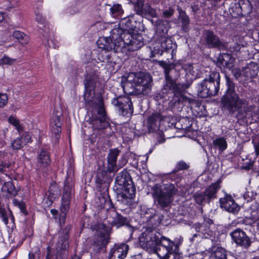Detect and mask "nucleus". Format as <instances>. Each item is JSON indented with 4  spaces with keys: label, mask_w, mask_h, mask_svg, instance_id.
Segmentation results:
<instances>
[{
    "label": "nucleus",
    "mask_w": 259,
    "mask_h": 259,
    "mask_svg": "<svg viewBox=\"0 0 259 259\" xmlns=\"http://www.w3.org/2000/svg\"><path fill=\"white\" fill-rule=\"evenodd\" d=\"M134 17H123L119 22L120 27L115 28L110 32V36L100 37L97 41L99 48L108 52H114L135 51L144 45L142 36L137 33L130 32L127 29H133L136 26L132 22Z\"/></svg>",
    "instance_id": "1"
},
{
    "label": "nucleus",
    "mask_w": 259,
    "mask_h": 259,
    "mask_svg": "<svg viewBox=\"0 0 259 259\" xmlns=\"http://www.w3.org/2000/svg\"><path fill=\"white\" fill-rule=\"evenodd\" d=\"M227 89L221 98L223 106L230 113L237 112L236 117L247 121V118H252L258 114L259 108L254 105H249L247 98L238 95L235 91V83L226 76Z\"/></svg>",
    "instance_id": "2"
},
{
    "label": "nucleus",
    "mask_w": 259,
    "mask_h": 259,
    "mask_svg": "<svg viewBox=\"0 0 259 259\" xmlns=\"http://www.w3.org/2000/svg\"><path fill=\"white\" fill-rule=\"evenodd\" d=\"M153 79L147 72H130L122 77L123 89L127 94L141 95L148 94L151 89Z\"/></svg>",
    "instance_id": "3"
},
{
    "label": "nucleus",
    "mask_w": 259,
    "mask_h": 259,
    "mask_svg": "<svg viewBox=\"0 0 259 259\" xmlns=\"http://www.w3.org/2000/svg\"><path fill=\"white\" fill-rule=\"evenodd\" d=\"M152 190L153 197L163 208L170 205L178 191L175 186L170 183L157 184L152 187Z\"/></svg>",
    "instance_id": "4"
},
{
    "label": "nucleus",
    "mask_w": 259,
    "mask_h": 259,
    "mask_svg": "<svg viewBox=\"0 0 259 259\" xmlns=\"http://www.w3.org/2000/svg\"><path fill=\"white\" fill-rule=\"evenodd\" d=\"M220 82V73L217 71L211 72L208 78H205L198 84V96L203 98L215 96L219 91Z\"/></svg>",
    "instance_id": "5"
},
{
    "label": "nucleus",
    "mask_w": 259,
    "mask_h": 259,
    "mask_svg": "<svg viewBox=\"0 0 259 259\" xmlns=\"http://www.w3.org/2000/svg\"><path fill=\"white\" fill-rule=\"evenodd\" d=\"M101 207L107 210L106 221L109 225L119 228L126 223V219L118 214L113 208L108 196L99 197Z\"/></svg>",
    "instance_id": "6"
},
{
    "label": "nucleus",
    "mask_w": 259,
    "mask_h": 259,
    "mask_svg": "<svg viewBox=\"0 0 259 259\" xmlns=\"http://www.w3.org/2000/svg\"><path fill=\"white\" fill-rule=\"evenodd\" d=\"M89 111L93 112L95 109H97L98 115H92L90 118V123L93 127L98 130L106 128L109 125V123L106 120V113L103 105V99H99L93 103V106L86 107Z\"/></svg>",
    "instance_id": "7"
},
{
    "label": "nucleus",
    "mask_w": 259,
    "mask_h": 259,
    "mask_svg": "<svg viewBox=\"0 0 259 259\" xmlns=\"http://www.w3.org/2000/svg\"><path fill=\"white\" fill-rule=\"evenodd\" d=\"M160 234L156 230L147 229L139 238V244L144 249L152 251L157 245V240Z\"/></svg>",
    "instance_id": "8"
},
{
    "label": "nucleus",
    "mask_w": 259,
    "mask_h": 259,
    "mask_svg": "<svg viewBox=\"0 0 259 259\" xmlns=\"http://www.w3.org/2000/svg\"><path fill=\"white\" fill-rule=\"evenodd\" d=\"M165 69L164 72L166 78V83L164 86L165 90L172 91L174 93L173 100L175 103H179L184 100V97L181 93L180 84H177L169 76L168 73L169 71L170 66L164 62H162L161 64Z\"/></svg>",
    "instance_id": "9"
},
{
    "label": "nucleus",
    "mask_w": 259,
    "mask_h": 259,
    "mask_svg": "<svg viewBox=\"0 0 259 259\" xmlns=\"http://www.w3.org/2000/svg\"><path fill=\"white\" fill-rule=\"evenodd\" d=\"M85 92L83 98L85 101V107L93 106V103L96 101L98 102L99 99H102L101 97L95 98V88L96 86V78L95 76H86L85 82L84 83Z\"/></svg>",
    "instance_id": "10"
},
{
    "label": "nucleus",
    "mask_w": 259,
    "mask_h": 259,
    "mask_svg": "<svg viewBox=\"0 0 259 259\" xmlns=\"http://www.w3.org/2000/svg\"><path fill=\"white\" fill-rule=\"evenodd\" d=\"M71 188L66 183H65L64 191L60 206V214L59 219L60 225H64L65 222L66 214L70 208V196L71 194Z\"/></svg>",
    "instance_id": "11"
},
{
    "label": "nucleus",
    "mask_w": 259,
    "mask_h": 259,
    "mask_svg": "<svg viewBox=\"0 0 259 259\" xmlns=\"http://www.w3.org/2000/svg\"><path fill=\"white\" fill-rule=\"evenodd\" d=\"M176 47V44L173 43L171 39L166 35H162L159 39V42H156L151 51L152 57H155L156 55H162L164 51L167 52L172 50V53L174 51V48Z\"/></svg>",
    "instance_id": "12"
},
{
    "label": "nucleus",
    "mask_w": 259,
    "mask_h": 259,
    "mask_svg": "<svg viewBox=\"0 0 259 259\" xmlns=\"http://www.w3.org/2000/svg\"><path fill=\"white\" fill-rule=\"evenodd\" d=\"M112 104L118 108L119 112L123 115L128 116L134 111L131 99L127 96H119L112 100Z\"/></svg>",
    "instance_id": "13"
},
{
    "label": "nucleus",
    "mask_w": 259,
    "mask_h": 259,
    "mask_svg": "<svg viewBox=\"0 0 259 259\" xmlns=\"http://www.w3.org/2000/svg\"><path fill=\"white\" fill-rule=\"evenodd\" d=\"M152 209H148L144 214H142L143 222L147 224L148 229L155 230V228L161 223L163 215L160 213H153L151 212Z\"/></svg>",
    "instance_id": "14"
},
{
    "label": "nucleus",
    "mask_w": 259,
    "mask_h": 259,
    "mask_svg": "<svg viewBox=\"0 0 259 259\" xmlns=\"http://www.w3.org/2000/svg\"><path fill=\"white\" fill-rule=\"evenodd\" d=\"M235 243L243 248L247 249L251 245V241L246 233L240 229H236L230 233Z\"/></svg>",
    "instance_id": "15"
},
{
    "label": "nucleus",
    "mask_w": 259,
    "mask_h": 259,
    "mask_svg": "<svg viewBox=\"0 0 259 259\" xmlns=\"http://www.w3.org/2000/svg\"><path fill=\"white\" fill-rule=\"evenodd\" d=\"M133 4L135 11L139 15H148L149 16H156L155 10L148 4H144V0H130Z\"/></svg>",
    "instance_id": "16"
},
{
    "label": "nucleus",
    "mask_w": 259,
    "mask_h": 259,
    "mask_svg": "<svg viewBox=\"0 0 259 259\" xmlns=\"http://www.w3.org/2000/svg\"><path fill=\"white\" fill-rule=\"evenodd\" d=\"M95 241L93 244V249L95 252H99L104 248L108 242L109 234L107 230L98 231Z\"/></svg>",
    "instance_id": "17"
},
{
    "label": "nucleus",
    "mask_w": 259,
    "mask_h": 259,
    "mask_svg": "<svg viewBox=\"0 0 259 259\" xmlns=\"http://www.w3.org/2000/svg\"><path fill=\"white\" fill-rule=\"evenodd\" d=\"M62 114L60 112L53 111L51 119V125L52 136L54 137L56 142L58 141L61 133V116Z\"/></svg>",
    "instance_id": "18"
},
{
    "label": "nucleus",
    "mask_w": 259,
    "mask_h": 259,
    "mask_svg": "<svg viewBox=\"0 0 259 259\" xmlns=\"http://www.w3.org/2000/svg\"><path fill=\"white\" fill-rule=\"evenodd\" d=\"M219 201L221 207L229 212L236 213L239 210L238 205L230 195H226L224 197L221 198Z\"/></svg>",
    "instance_id": "19"
},
{
    "label": "nucleus",
    "mask_w": 259,
    "mask_h": 259,
    "mask_svg": "<svg viewBox=\"0 0 259 259\" xmlns=\"http://www.w3.org/2000/svg\"><path fill=\"white\" fill-rule=\"evenodd\" d=\"M128 250V246L124 243L115 245L110 250L109 259H124Z\"/></svg>",
    "instance_id": "20"
},
{
    "label": "nucleus",
    "mask_w": 259,
    "mask_h": 259,
    "mask_svg": "<svg viewBox=\"0 0 259 259\" xmlns=\"http://www.w3.org/2000/svg\"><path fill=\"white\" fill-rule=\"evenodd\" d=\"M206 251L209 259H228L227 250L221 246L213 245Z\"/></svg>",
    "instance_id": "21"
},
{
    "label": "nucleus",
    "mask_w": 259,
    "mask_h": 259,
    "mask_svg": "<svg viewBox=\"0 0 259 259\" xmlns=\"http://www.w3.org/2000/svg\"><path fill=\"white\" fill-rule=\"evenodd\" d=\"M206 45L208 48H219L222 42L212 31L206 30L204 33Z\"/></svg>",
    "instance_id": "22"
},
{
    "label": "nucleus",
    "mask_w": 259,
    "mask_h": 259,
    "mask_svg": "<svg viewBox=\"0 0 259 259\" xmlns=\"http://www.w3.org/2000/svg\"><path fill=\"white\" fill-rule=\"evenodd\" d=\"M120 151L117 149L110 150L108 155V170L109 172L117 171L119 168L117 166L116 161Z\"/></svg>",
    "instance_id": "23"
},
{
    "label": "nucleus",
    "mask_w": 259,
    "mask_h": 259,
    "mask_svg": "<svg viewBox=\"0 0 259 259\" xmlns=\"http://www.w3.org/2000/svg\"><path fill=\"white\" fill-rule=\"evenodd\" d=\"M70 227H66L59 232V240L57 244V249L59 250H65L68 246V239Z\"/></svg>",
    "instance_id": "24"
},
{
    "label": "nucleus",
    "mask_w": 259,
    "mask_h": 259,
    "mask_svg": "<svg viewBox=\"0 0 259 259\" xmlns=\"http://www.w3.org/2000/svg\"><path fill=\"white\" fill-rule=\"evenodd\" d=\"M163 117L159 113H155L150 116L148 119L147 128L150 132H154L158 127Z\"/></svg>",
    "instance_id": "25"
},
{
    "label": "nucleus",
    "mask_w": 259,
    "mask_h": 259,
    "mask_svg": "<svg viewBox=\"0 0 259 259\" xmlns=\"http://www.w3.org/2000/svg\"><path fill=\"white\" fill-rule=\"evenodd\" d=\"M129 181L132 182L130 175L126 170H122L117 176L115 182L120 186H125L126 185H130Z\"/></svg>",
    "instance_id": "26"
},
{
    "label": "nucleus",
    "mask_w": 259,
    "mask_h": 259,
    "mask_svg": "<svg viewBox=\"0 0 259 259\" xmlns=\"http://www.w3.org/2000/svg\"><path fill=\"white\" fill-rule=\"evenodd\" d=\"M37 162L38 166L40 167H45L50 163V155L47 151L45 150L40 151L37 157Z\"/></svg>",
    "instance_id": "27"
},
{
    "label": "nucleus",
    "mask_w": 259,
    "mask_h": 259,
    "mask_svg": "<svg viewBox=\"0 0 259 259\" xmlns=\"http://www.w3.org/2000/svg\"><path fill=\"white\" fill-rule=\"evenodd\" d=\"M221 188L220 182H217L210 185L204 191L205 195L208 200L216 197L218 191Z\"/></svg>",
    "instance_id": "28"
},
{
    "label": "nucleus",
    "mask_w": 259,
    "mask_h": 259,
    "mask_svg": "<svg viewBox=\"0 0 259 259\" xmlns=\"http://www.w3.org/2000/svg\"><path fill=\"white\" fill-rule=\"evenodd\" d=\"M177 12L178 13L179 16H187L186 11L178 5H175L172 7L169 8L168 10H165L163 11V13L164 16H171L174 15H177Z\"/></svg>",
    "instance_id": "29"
},
{
    "label": "nucleus",
    "mask_w": 259,
    "mask_h": 259,
    "mask_svg": "<svg viewBox=\"0 0 259 259\" xmlns=\"http://www.w3.org/2000/svg\"><path fill=\"white\" fill-rule=\"evenodd\" d=\"M156 24V32L160 36L166 35L168 36L167 32L168 28V22L166 20H160Z\"/></svg>",
    "instance_id": "30"
},
{
    "label": "nucleus",
    "mask_w": 259,
    "mask_h": 259,
    "mask_svg": "<svg viewBox=\"0 0 259 259\" xmlns=\"http://www.w3.org/2000/svg\"><path fill=\"white\" fill-rule=\"evenodd\" d=\"M157 245H159L162 246L169 251L174 249L173 247L175 246L174 243L171 241L169 239L162 236L160 234V237H159L157 240Z\"/></svg>",
    "instance_id": "31"
},
{
    "label": "nucleus",
    "mask_w": 259,
    "mask_h": 259,
    "mask_svg": "<svg viewBox=\"0 0 259 259\" xmlns=\"http://www.w3.org/2000/svg\"><path fill=\"white\" fill-rule=\"evenodd\" d=\"M214 147L218 148L221 152L224 151L227 148V143L226 139L223 137H219L212 141Z\"/></svg>",
    "instance_id": "32"
},
{
    "label": "nucleus",
    "mask_w": 259,
    "mask_h": 259,
    "mask_svg": "<svg viewBox=\"0 0 259 259\" xmlns=\"http://www.w3.org/2000/svg\"><path fill=\"white\" fill-rule=\"evenodd\" d=\"M196 231L200 232L203 234H206L208 235L212 234V228L208 227V226L202 225L200 223H196L194 225Z\"/></svg>",
    "instance_id": "33"
},
{
    "label": "nucleus",
    "mask_w": 259,
    "mask_h": 259,
    "mask_svg": "<svg viewBox=\"0 0 259 259\" xmlns=\"http://www.w3.org/2000/svg\"><path fill=\"white\" fill-rule=\"evenodd\" d=\"M256 75L255 71L250 68V67H245L242 69V76L245 80H248L254 78Z\"/></svg>",
    "instance_id": "34"
},
{
    "label": "nucleus",
    "mask_w": 259,
    "mask_h": 259,
    "mask_svg": "<svg viewBox=\"0 0 259 259\" xmlns=\"http://www.w3.org/2000/svg\"><path fill=\"white\" fill-rule=\"evenodd\" d=\"M159 245H157L154 248L152 249V250H154L156 252L159 258L164 259L167 255L169 251H170L169 250Z\"/></svg>",
    "instance_id": "35"
},
{
    "label": "nucleus",
    "mask_w": 259,
    "mask_h": 259,
    "mask_svg": "<svg viewBox=\"0 0 259 259\" xmlns=\"http://www.w3.org/2000/svg\"><path fill=\"white\" fill-rule=\"evenodd\" d=\"M2 189L4 191H7L10 194L15 196L16 194L15 187L13 183L11 182L5 183L2 187Z\"/></svg>",
    "instance_id": "36"
},
{
    "label": "nucleus",
    "mask_w": 259,
    "mask_h": 259,
    "mask_svg": "<svg viewBox=\"0 0 259 259\" xmlns=\"http://www.w3.org/2000/svg\"><path fill=\"white\" fill-rule=\"evenodd\" d=\"M110 11L113 16H118L123 14V10L120 4H114L110 8Z\"/></svg>",
    "instance_id": "37"
},
{
    "label": "nucleus",
    "mask_w": 259,
    "mask_h": 259,
    "mask_svg": "<svg viewBox=\"0 0 259 259\" xmlns=\"http://www.w3.org/2000/svg\"><path fill=\"white\" fill-rule=\"evenodd\" d=\"M189 167L188 164H187L184 161H180L176 164V167L172 170L171 174L176 173L177 171L180 170H183L187 169Z\"/></svg>",
    "instance_id": "38"
},
{
    "label": "nucleus",
    "mask_w": 259,
    "mask_h": 259,
    "mask_svg": "<svg viewBox=\"0 0 259 259\" xmlns=\"http://www.w3.org/2000/svg\"><path fill=\"white\" fill-rule=\"evenodd\" d=\"M24 145L22 138H20V137L13 140L11 143L12 148L14 150L20 149L23 147Z\"/></svg>",
    "instance_id": "39"
},
{
    "label": "nucleus",
    "mask_w": 259,
    "mask_h": 259,
    "mask_svg": "<svg viewBox=\"0 0 259 259\" xmlns=\"http://www.w3.org/2000/svg\"><path fill=\"white\" fill-rule=\"evenodd\" d=\"M15 61L16 60L15 59H12L6 55H4L0 60V64L1 65H12Z\"/></svg>",
    "instance_id": "40"
},
{
    "label": "nucleus",
    "mask_w": 259,
    "mask_h": 259,
    "mask_svg": "<svg viewBox=\"0 0 259 259\" xmlns=\"http://www.w3.org/2000/svg\"><path fill=\"white\" fill-rule=\"evenodd\" d=\"M176 248L177 247H175V249H172L170 250V251H169L167 253V255H166L165 258H164V259H179L180 255L176 251Z\"/></svg>",
    "instance_id": "41"
},
{
    "label": "nucleus",
    "mask_w": 259,
    "mask_h": 259,
    "mask_svg": "<svg viewBox=\"0 0 259 259\" xmlns=\"http://www.w3.org/2000/svg\"><path fill=\"white\" fill-rule=\"evenodd\" d=\"M13 36L19 40L25 39L27 41L28 37L23 32L20 31H15L13 33Z\"/></svg>",
    "instance_id": "42"
},
{
    "label": "nucleus",
    "mask_w": 259,
    "mask_h": 259,
    "mask_svg": "<svg viewBox=\"0 0 259 259\" xmlns=\"http://www.w3.org/2000/svg\"><path fill=\"white\" fill-rule=\"evenodd\" d=\"M194 199L196 202L199 204H202L205 200V197H207L205 194L203 193H195L194 195Z\"/></svg>",
    "instance_id": "43"
},
{
    "label": "nucleus",
    "mask_w": 259,
    "mask_h": 259,
    "mask_svg": "<svg viewBox=\"0 0 259 259\" xmlns=\"http://www.w3.org/2000/svg\"><path fill=\"white\" fill-rule=\"evenodd\" d=\"M187 122H189V119L188 118H184L181 119L179 122H178L176 123L177 128H179V129L184 130L185 131L188 130V128H189L188 126L183 125H179L180 123H186Z\"/></svg>",
    "instance_id": "44"
},
{
    "label": "nucleus",
    "mask_w": 259,
    "mask_h": 259,
    "mask_svg": "<svg viewBox=\"0 0 259 259\" xmlns=\"http://www.w3.org/2000/svg\"><path fill=\"white\" fill-rule=\"evenodd\" d=\"M10 163L7 161H3L0 160V171L2 173H5L7 171L9 168Z\"/></svg>",
    "instance_id": "45"
},
{
    "label": "nucleus",
    "mask_w": 259,
    "mask_h": 259,
    "mask_svg": "<svg viewBox=\"0 0 259 259\" xmlns=\"http://www.w3.org/2000/svg\"><path fill=\"white\" fill-rule=\"evenodd\" d=\"M8 98L6 94L0 93V107L5 106L8 103Z\"/></svg>",
    "instance_id": "46"
},
{
    "label": "nucleus",
    "mask_w": 259,
    "mask_h": 259,
    "mask_svg": "<svg viewBox=\"0 0 259 259\" xmlns=\"http://www.w3.org/2000/svg\"><path fill=\"white\" fill-rule=\"evenodd\" d=\"M222 64L227 66L230 61H231V56L229 54H224L222 56Z\"/></svg>",
    "instance_id": "47"
},
{
    "label": "nucleus",
    "mask_w": 259,
    "mask_h": 259,
    "mask_svg": "<svg viewBox=\"0 0 259 259\" xmlns=\"http://www.w3.org/2000/svg\"><path fill=\"white\" fill-rule=\"evenodd\" d=\"M232 73L236 79H238L240 76L242 75V70L241 71L239 68H234L232 70Z\"/></svg>",
    "instance_id": "48"
},
{
    "label": "nucleus",
    "mask_w": 259,
    "mask_h": 259,
    "mask_svg": "<svg viewBox=\"0 0 259 259\" xmlns=\"http://www.w3.org/2000/svg\"><path fill=\"white\" fill-rule=\"evenodd\" d=\"M20 137V138H22V140L24 145L26 143H29L31 141V136L28 133H24Z\"/></svg>",
    "instance_id": "49"
},
{
    "label": "nucleus",
    "mask_w": 259,
    "mask_h": 259,
    "mask_svg": "<svg viewBox=\"0 0 259 259\" xmlns=\"http://www.w3.org/2000/svg\"><path fill=\"white\" fill-rule=\"evenodd\" d=\"M187 11H191L193 13V15L197 14L198 12L199 11V8L198 5H193L187 8Z\"/></svg>",
    "instance_id": "50"
},
{
    "label": "nucleus",
    "mask_w": 259,
    "mask_h": 259,
    "mask_svg": "<svg viewBox=\"0 0 259 259\" xmlns=\"http://www.w3.org/2000/svg\"><path fill=\"white\" fill-rule=\"evenodd\" d=\"M202 224L208 226V227H210L212 229L214 227L213 221L211 219L206 217L204 218V221Z\"/></svg>",
    "instance_id": "51"
},
{
    "label": "nucleus",
    "mask_w": 259,
    "mask_h": 259,
    "mask_svg": "<svg viewBox=\"0 0 259 259\" xmlns=\"http://www.w3.org/2000/svg\"><path fill=\"white\" fill-rule=\"evenodd\" d=\"M189 17H182V28L184 31H186L187 30V25L189 23Z\"/></svg>",
    "instance_id": "52"
},
{
    "label": "nucleus",
    "mask_w": 259,
    "mask_h": 259,
    "mask_svg": "<svg viewBox=\"0 0 259 259\" xmlns=\"http://www.w3.org/2000/svg\"><path fill=\"white\" fill-rule=\"evenodd\" d=\"M252 197V193L249 192H246L243 195V198L247 202L251 201Z\"/></svg>",
    "instance_id": "53"
},
{
    "label": "nucleus",
    "mask_w": 259,
    "mask_h": 259,
    "mask_svg": "<svg viewBox=\"0 0 259 259\" xmlns=\"http://www.w3.org/2000/svg\"><path fill=\"white\" fill-rule=\"evenodd\" d=\"M9 122L13 125L14 126L16 125L19 122V121L13 116H10L8 119Z\"/></svg>",
    "instance_id": "54"
},
{
    "label": "nucleus",
    "mask_w": 259,
    "mask_h": 259,
    "mask_svg": "<svg viewBox=\"0 0 259 259\" xmlns=\"http://www.w3.org/2000/svg\"><path fill=\"white\" fill-rule=\"evenodd\" d=\"M50 211H51V214L54 216V219H57V214L58 213V210L56 209H52Z\"/></svg>",
    "instance_id": "55"
},
{
    "label": "nucleus",
    "mask_w": 259,
    "mask_h": 259,
    "mask_svg": "<svg viewBox=\"0 0 259 259\" xmlns=\"http://www.w3.org/2000/svg\"><path fill=\"white\" fill-rule=\"evenodd\" d=\"M254 146L256 155L259 156V141L258 142L256 145H254Z\"/></svg>",
    "instance_id": "56"
},
{
    "label": "nucleus",
    "mask_w": 259,
    "mask_h": 259,
    "mask_svg": "<svg viewBox=\"0 0 259 259\" xmlns=\"http://www.w3.org/2000/svg\"><path fill=\"white\" fill-rule=\"evenodd\" d=\"M15 127L19 132H20L21 131H23V127L20 124L19 122L16 125H15Z\"/></svg>",
    "instance_id": "57"
},
{
    "label": "nucleus",
    "mask_w": 259,
    "mask_h": 259,
    "mask_svg": "<svg viewBox=\"0 0 259 259\" xmlns=\"http://www.w3.org/2000/svg\"><path fill=\"white\" fill-rule=\"evenodd\" d=\"M34 257V254L31 253H29V259H32Z\"/></svg>",
    "instance_id": "58"
},
{
    "label": "nucleus",
    "mask_w": 259,
    "mask_h": 259,
    "mask_svg": "<svg viewBox=\"0 0 259 259\" xmlns=\"http://www.w3.org/2000/svg\"><path fill=\"white\" fill-rule=\"evenodd\" d=\"M4 20V17H0V23H2Z\"/></svg>",
    "instance_id": "59"
},
{
    "label": "nucleus",
    "mask_w": 259,
    "mask_h": 259,
    "mask_svg": "<svg viewBox=\"0 0 259 259\" xmlns=\"http://www.w3.org/2000/svg\"><path fill=\"white\" fill-rule=\"evenodd\" d=\"M243 168L247 170H248L250 169V167L249 166H244Z\"/></svg>",
    "instance_id": "60"
},
{
    "label": "nucleus",
    "mask_w": 259,
    "mask_h": 259,
    "mask_svg": "<svg viewBox=\"0 0 259 259\" xmlns=\"http://www.w3.org/2000/svg\"><path fill=\"white\" fill-rule=\"evenodd\" d=\"M188 88V86H186V85H183V88H185V89H186Z\"/></svg>",
    "instance_id": "61"
},
{
    "label": "nucleus",
    "mask_w": 259,
    "mask_h": 259,
    "mask_svg": "<svg viewBox=\"0 0 259 259\" xmlns=\"http://www.w3.org/2000/svg\"><path fill=\"white\" fill-rule=\"evenodd\" d=\"M252 259H259V257H253Z\"/></svg>",
    "instance_id": "62"
},
{
    "label": "nucleus",
    "mask_w": 259,
    "mask_h": 259,
    "mask_svg": "<svg viewBox=\"0 0 259 259\" xmlns=\"http://www.w3.org/2000/svg\"><path fill=\"white\" fill-rule=\"evenodd\" d=\"M48 45H49V46L50 47H51V44H50V42H49V40H48Z\"/></svg>",
    "instance_id": "63"
},
{
    "label": "nucleus",
    "mask_w": 259,
    "mask_h": 259,
    "mask_svg": "<svg viewBox=\"0 0 259 259\" xmlns=\"http://www.w3.org/2000/svg\"><path fill=\"white\" fill-rule=\"evenodd\" d=\"M1 15H4V14H5V13H4V12H3V13H1Z\"/></svg>",
    "instance_id": "64"
}]
</instances>
